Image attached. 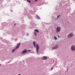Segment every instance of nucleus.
<instances>
[{
  "label": "nucleus",
  "mask_w": 75,
  "mask_h": 75,
  "mask_svg": "<svg viewBox=\"0 0 75 75\" xmlns=\"http://www.w3.org/2000/svg\"><path fill=\"white\" fill-rule=\"evenodd\" d=\"M41 59L42 60H46L47 59V57L46 56H44Z\"/></svg>",
  "instance_id": "obj_5"
},
{
  "label": "nucleus",
  "mask_w": 75,
  "mask_h": 75,
  "mask_svg": "<svg viewBox=\"0 0 75 75\" xmlns=\"http://www.w3.org/2000/svg\"><path fill=\"white\" fill-rule=\"evenodd\" d=\"M11 12H13V11L12 10H11Z\"/></svg>",
  "instance_id": "obj_21"
},
{
  "label": "nucleus",
  "mask_w": 75,
  "mask_h": 75,
  "mask_svg": "<svg viewBox=\"0 0 75 75\" xmlns=\"http://www.w3.org/2000/svg\"><path fill=\"white\" fill-rule=\"evenodd\" d=\"M33 45L34 46V47H36V45L35 42L33 41Z\"/></svg>",
  "instance_id": "obj_11"
},
{
  "label": "nucleus",
  "mask_w": 75,
  "mask_h": 75,
  "mask_svg": "<svg viewBox=\"0 0 75 75\" xmlns=\"http://www.w3.org/2000/svg\"><path fill=\"white\" fill-rule=\"evenodd\" d=\"M60 16V15H59L57 17V19H58V18H59V16Z\"/></svg>",
  "instance_id": "obj_18"
},
{
  "label": "nucleus",
  "mask_w": 75,
  "mask_h": 75,
  "mask_svg": "<svg viewBox=\"0 0 75 75\" xmlns=\"http://www.w3.org/2000/svg\"><path fill=\"white\" fill-rule=\"evenodd\" d=\"M20 4V2H19Z\"/></svg>",
  "instance_id": "obj_24"
},
{
  "label": "nucleus",
  "mask_w": 75,
  "mask_h": 75,
  "mask_svg": "<svg viewBox=\"0 0 75 75\" xmlns=\"http://www.w3.org/2000/svg\"><path fill=\"white\" fill-rule=\"evenodd\" d=\"M54 39L55 40H57V38H56L55 36H54Z\"/></svg>",
  "instance_id": "obj_14"
},
{
  "label": "nucleus",
  "mask_w": 75,
  "mask_h": 75,
  "mask_svg": "<svg viewBox=\"0 0 75 75\" xmlns=\"http://www.w3.org/2000/svg\"><path fill=\"white\" fill-rule=\"evenodd\" d=\"M20 43H19L17 45V47H16V49H17V48H19V47H20Z\"/></svg>",
  "instance_id": "obj_9"
},
{
  "label": "nucleus",
  "mask_w": 75,
  "mask_h": 75,
  "mask_svg": "<svg viewBox=\"0 0 75 75\" xmlns=\"http://www.w3.org/2000/svg\"><path fill=\"white\" fill-rule=\"evenodd\" d=\"M39 50V46L38 44H36V51L37 54L38 52V50Z\"/></svg>",
  "instance_id": "obj_1"
},
{
  "label": "nucleus",
  "mask_w": 75,
  "mask_h": 75,
  "mask_svg": "<svg viewBox=\"0 0 75 75\" xmlns=\"http://www.w3.org/2000/svg\"><path fill=\"white\" fill-rule=\"evenodd\" d=\"M58 45H56L55 47H52V48L53 49H57V48H58Z\"/></svg>",
  "instance_id": "obj_10"
},
{
  "label": "nucleus",
  "mask_w": 75,
  "mask_h": 75,
  "mask_svg": "<svg viewBox=\"0 0 75 75\" xmlns=\"http://www.w3.org/2000/svg\"><path fill=\"white\" fill-rule=\"evenodd\" d=\"M38 0H35V1H37Z\"/></svg>",
  "instance_id": "obj_22"
},
{
  "label": "nucleus",
  "mask_w": 75,
  "mask_h": 75,
  "mask_svg": "<svg viewBox=\"0 0 75 75\" xmlns=\"http://www.w3.org/2000/svg\"><path fill=\"white\" fill-rule=\"evenodd\" d=\"M53 68H52L51 69V70H52Z\"/></svg>",
  "instance_id": "obj_20"
},
{
  "label": "nucleus",
  "mask_w": 75,
  "mask_h": 75,
  "mask_svg": "<svg viewBox=\"0 0 75 75\" xmlns=\"http://www.w3.org/2000/svg\"><path fill=\"white\" fill-rule=\"evenodd\" d=\"M27 2H28V3H31V1H30V0H27Z\"/></svg>",
  "instance_id": "obj_13"
},
{
  "label": "nucleus",
  "mask_w": 75,
  "mask_h": 75,
  "mask_svg": "<svg viewBox=\"0 0 75 75\" xmlns=\"http://www.w3.org/2000/svg\"><path fill=\"white\" fill-rule=\"evenodd\" d=\"M59 35H58V37H59Z\"/></svg>",
  "instance_id": "obj_26"
},
{
  "label": "nucleus",
  "mask_w": 75,
  "mask_h": 75,
  "mask_svg": "<svg viewBox=\"0 0 75 75\" xmlns=\"http://www.w3.org/2000/svg\"><path fill=\"white\" fill-rule=\"evenodd\" d=\"M29 35V34H28V33H27V36H28Z\"/></svg>",
  "instance_id": "obj_17"
},
{
  "label": "nucleus",
  "mask_w": 75,
  "mask_h": 75,
  "mask_svg": "<svg viewBox=\"0 0 75 75\" xmlns=\"http://www.w3.org/2000/svg\"><path fill=\"white\" fill-rule=\"evenodd\" d=\"M1 66V64H0V66Z\"/></svg>",
  "instance_id": "obj_25"
},
{
  "label": "nucleus",
  "mask_w": 75,
  "mask_h": 75,
  "mask_svg": "<svg viewBox=\"0 0 75 75\" xmlns=\"http://www.w3.org/2000/svg\"><path fill=\"white\" fill-rule=\"evenodd\" d=\"M23 62L24 63V61H23Z\"/></svg>",
  "instance_id": "obj_23"
},
{
  "label": "nucleus",
  "mask_w": 75,
  "mask_h": 75,
  "mask_svg": "<svg viewBox=\"0 0 75 75\" xmlns=\"http://www.w3.org/2000/svg\"><path fill=\"white\" fill-rule=\"evenodd\" d=\"M60 28L59 27H57V29H56V31L57 32H59V31H60Z\"/></svg>",
  "instance_id": "obj_8"
},
{
  "label": "nucleus",
  "mask_w": 75,
  "mask_h": 75,
  "mask_svg": "<svg viewBox=\"0 0 75 75\" xmlns=\"http://www.w3.org/2000/svg\"><path fill=\"white\" fill-rule=\"evenodd\" d=\"M73 35L72 33H70L68 35V38H71V37H73Z\"/></svg>",
  "instance_id": "obj_3"
},
{
  "label": "nucleus",
  "mask_w": 75,
  "mask_h": 75,
  "mask_svg": "<svg viewBox=\"0 0 75 75\" xmlns=\"http://www.w3.org/2000/svg\"><path fill=\"white\" fill-rule=\"evenodd\" d=\"M8 63H9V62H8Z\"/></svg>",
  "instance_id": "obj_28"
},
{
  "label": "nucleus",
  "mask_w": 75,
  "mask_h": 75,
  "mask_svg": "<svg viewBox=\"0 0 75 75\" xmlns=\"http://www.w3.org/2000/svg\"><path fill=\"white\" fill-rule=\"evenodd\" d=\"M15 25H16V24H14Z\"/></svg>",
  "instance_id": "obj_27"
},
{
  "label": "nucleus",
  "mask_w": 75,
  "mask_h": 75,
  "mask_svg": "<svg viewBox=\"0 0 75 75\" xmlns=\"http://www.w3.org/2000/svg\"><path fill=\"white\" fill-rule=\"evenodd\" d=\"M36 16L38 20H40V17H39V16L38 15H37Z\"/></svg>",
  "instance_id": "obj_12"
},
{
  "label": "nucleus",
  "mask_w": 75,
  "mask_h": 75,
  "mask_svg": "<svg viewBox=\"0 0 75 75\" xmlns=\"http://www.w3.org/2000/svg\"><path fill=\"white\" fill-rule=\"evenodd\" d=\"M3 0H0V9L1 8V7H2V5L1 4L2 3V1H3Z\"/></svg>",
  "instance_id": "obj_6"
},
{
  "label": "nucleus",
  "mask_w": 75,
  "mask_h": 75,
  "mask_svg": "<svg viewBox=\"0 0 75 75\" xmlns=\"http://www.w3.org/2000/svg\"><path fill=\"white\" fill-rule=\"evenodd\" d=\"M37 33H38L39 32V31H38V30L37 29H35V32H34V34L35 35V36L37 35Z\"/></svg>",
  "instance_id": "obj_2"
},
{
  "label": "nucleus",
  "mask_w": 75,
  "mask_h": 75,
  "mask_svg": "<svg viewBox=\"0 0 75 75\" xmlns=\"http://www.w3.org/2000/svg\"><path fill=\"white\" fill-rule=\"evenodd\" d=\"M71 50H72L73 51H75V47L74 45H72L71 47Z\"/></svg>",
  "instance_id": "obj_4"
},
{
  "label": "nucleus",
  "mask_w": 75,
  "mask_h": 75,
  "mask_svg": "<svg viewBox=\"0 0 75 75\" xmlns=\"http://www.w3.org/2000/svg\"><path fill=\"white\" fill-rule=\"evenodd\" d=\"M31 16H28V18H31Z\"/></svg>",
  "instance_id": "obj_19"
},
{
  "label": "nucleus",
  "mask_w": 75,
  "mask_h": 75,
  "mask_svg": "<svg viewBox=\"0 0 75 75\" xmlns=\"http://www.w3.org/2000/svg\"><path fill=\"white\" fill-rule=\"evenodd\" d=\"M15 51V49H13L12 52H14Z\"/></svg>",
  "instance_id": "obj_15"
},
{
  "label": "nucleus",
  "mask_w": 75,
  "mask_h": 75,
  "mask_svg": "<svg viewBox=\"0 0 75 75\" xmlns=\"http://www.w3.org/2000/svg\"><path fill=\"white\" fill-rule=\"evenodd\" d=\"M30 50H28L27 52H30Z\"/></svg>",
  "instance_id": "obj_16"
},
{
  "label": "nucleus",
  "mask_w": 75,
  "mask_h": 75,
  "mask_svg": "<svg viewBox=\"0 0 75 75\" xmlns=\"http://www.w3.org/2000/svg\"><path fill=\"white\" fill-rule=\"evenodd\" d=\"M26 52H27V50L25 49L22 52V54H24Z\"/></svg>",
  "instance_id": "obj_7"
}]
</instances>
